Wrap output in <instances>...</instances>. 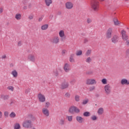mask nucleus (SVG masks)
Listing matches in <instances>:
<instances>
[{
	"label": "nucleus",
	"instance_id": "nucleus-1",
	"mask_svg": "<svg viewBox=\"0 0 129 129\" xmlns=\"http://www.w3.org/2000/svg\"><path fill=\"white\" fill-rule=\"evenodd\" d=\"M91 8L95 12H97L99 9V2L98 0H92L91 3Z\"/></svg>",
	"mask_w": 129,
	"mask_h": 129
},
{
	"label": "nucleus",
	"instance_id": "nucleus-2",
	"mask_svg": "<svg viewBox=\"0 0 129 129\" xmlns=\"http://www.w3.org/2000/svg\"><path fill=\"white\" fill-rule=\"evenodd\" d=\"M69 112L73 114V113H79L80 109L75 106H72L69 109Z\"/></svg>",
	"mask_w": 129,
	"mask_h": 129
},
{
	"label": "nucleus",
	"instance_id": "nucleus-3",
	"mask_svg": "<svg viewBox=\"0 0 129 129\" xmlns=\"http://www.w3.org/2000/svg\"><path fill=\"white\" fill-rule=\"evenodd\" d=\"M86 84L87 85H96L97 81L95 79H88L86 81Z\"/></svg>",
	"mask_w": 129,
	"mask_h": 129
},
{
	"label": "nucleus",
	"instance_id": "nucleus-4",
	"mask_svg": "<svg viewBox=\"0 0 129 129\" xmlns=\"http://www.w3.org/2000/svg\"><path fill=\"white\" fill-rule=\"evenodd\" d=\"M112 33H113V29L112 28H108L106 32V38L107 39H111Z\"/></svg>",
	"mask_w": 129,
	"mask_h": 129
},
{
	"label": "nucleus",
	"instance_id": "nucleus-5",
	"mask_svg": "<svg viewBox=\"0 0 129 129\" xmlns=\"http://www.w3.org/2000/svg\"><path fill=\"white\" fill-rule=\"evenodd\" d=\"M105 93L106 95H109L111 93V86L109 84H107L104 87Z\"/></svg>",
	"mask_w": 129,
	"mask_h": 129
},
{
	"label": "nucleus",
	"instance_id": "nucleus-6",
	"mask_svg": "<svg viewBox=\"0 0 129 129\" xmlns=\"http://www.w3.org/2000/svg\"><path fill=\"white\" fill-rule=\"evenodd\" d=\"M37 97L39 102H45L46 101V97L43 94L39 93L37 95Z\"/></svg>",
	"mask_w": 129,
	"mask_h": 129
},
{
	"label": "nucleus",
	"instance_id": "nucleus-7",
	"mask_svg": "<svg viewBox=\"0 0 129 129\" xmlns=\"http://www.w3.org/2000/svg\"><path fill=\"white\" fill-rule=\"evenodd\" d=\"M63 70L66 73H69L71 70V68L70 67V64L68 63H64L63 66Z\"/></svg>",
	"mask_w": 129,
	"mask_h": 129
},
{
	"label": "nucleus",
	"instance_id": "nucleus-8",
	"mask_svg": "<svg viewBox=\"0 0 129 129\" xmlns=\"http://www.w3.org/2000/svg\"><path fill=\"white\" fill-rule=\"evenodd\" d=\"M42 114L46 117H48V116L50 115V111H49V109L47 108H43L42 109Z\"/></svg>",
	"mask_w": 129,
	"mask_h": 129
},
{
	"label": "nucleus",
	"instance_id": "nucleus-9",
	"mask_svg": "<svg viewBox=\"0 0 129 129\" xmlns=\"http://www.w3.org/2000/svg\"><path fill=\"white\" fill-rule=\"evenodd\" d=\"M51 42L52 44H55V45L59 44V43H60V38H59V36H54L51 40Z\"/></svg>",
	"mask_w": 129,
	"mask_h": 129
},
{
	"label": "nucleus",
	"instance_id": "nucleus-10",
	"mask_svg": "<svg viewBox=\"0 0 129 129\" xmlns=\"http://www.w3.org/2000/svg\"><path fill=\"white\" fill-rule=\"evenodd\" d=\"M73 7V3L71 2H68L65 4V7L67 10H72Z\"/></svg>",
	"mask_w": 129,
	"mask_h": 129
},
{
	"label": "nucleus",
	"instance_id": "nucleus-11",
	"mask_svg": "<svg viewBox=\"0 0 129 129\" xmlns=\"http://www.w3.org/2000/svg\"><path fill=\"white\" fill-rule=\"evenodd\" d=\"M68 87H69V83L66 81L62 82L60 86V89L62 90L66 89L68 88Z\"/></svg>",
	"mask_w": 129,
	"mask_h": 129
},
{
	"label": "nucleus",
	"instance_id": "nucleus-12",
	"mask_svg": "<svg viewBox=\"0 0 129 129\" xmlns=\"http://www.w3.org/2000/svg\"><path fill=\"white\" fill-rule=\"evenodd\" d=\"M121 34L123 41H127L128 39V36L126 35V32L124 30H122Z\"/></svg>",
	"mask_w": 129,
	"mask_h": 129
},
{
	"label": "nucleus",
	"instance_id": "nucleus-13",
	"mask_svg": "<svg viewBox=\"0 0 129 129\" xmlns=\"http://www.w3.org/2000/svg\"><path fill=\"white\" fill-rule=\"evenodd\" d=\"M27 59L30 62H33V63L36 62V57L34 54H29L27 57Z\"/></svg>",
	"mask_w": 129,
	"mask_h": 129
},
{
	"label": "nucleus",
	"instance_id": "nucleus-14",
	"mask_svg": "<svg viewBox=\"0 0 129 129\" xmlns=\"http://www.w3.org/2000/svg\"><path fill=\"white\" fill-rule=\"evenodd\" d=\"M66 123V119L65 117H60L58 121L59 125H64Z\"/></svg>",
	"mask_w": 129,
	"mask_h": 129
},
{
	"label": "nucleus",
	"instance_id": "nucleus-15",
	"mask_svg": "<svg viewBox=\"0 0 129 129\" xmlns=\"http://www.w3.org/2000/svg\"><path fill=\"white\" fill-rule=\"evenodd\" d=\"M120 83L121 85H129V80L125 78L121 80Z\"/></svg>",
	"mask_w": 129,
	"mask_h": 129
},
{
	"label": "nucleus",
	"instance_id": "nucleus-16",
	"mask_svg": "<svg viewBox=\"0 0 129 129\" xmlns=\"http://www.w3.org/2000/svg\"><path fill=\"white\" fill-rule=\"evenodd\" d=\"M76 119L79 123H83V122H84V118L80 116H76Z\"/></svg>",
	"mask_w": 129,
	"mask_h": 129
},
{
	"label": "nucleus",
	"instance_id": "nucleus-17",
	"mask_svg": "<svg viewBox=\"0 0 129 129\" xmlns=\"http://www.w3.org/2000/svg\"><path fill=\"white\" fill-rule=\"evenodd\" d=\"M119 40V38L117 35H114L111 39V41L112 43H114V44H115V43H117Z\"/></svg>",
	"mask_w": 129,
	"mask_h": 129
},
{
	"label": "nucleus",
	"instance_id": "nucleus-18",
	"mask_svg": "<svg viewBox=\"0 0 129 129\" xmlns=\"http://www.w3.org/2000/svg\"><path fill=\"white\" fill-rule=\"evenodd\" d=\"M16 21H21L22 20V14L21 13H17L15 16Z\"/></svg>",
	"mask_w": 129,
	"mask_h": 129
},
{
	"label": "nucleus",
	"instance_id": "nucleus-19",
	"mask_svg": "<svg viewBox=\"0 0 129 129\" xmlns=\"http://www.w3.org/2000/svg\"><path fill=\"white\" fill-rule=\"evenodd\" d=\"M104 112V109H103V108L100 107L98 109L97 113L98 115H102V114H103Z\"/></svg>",
	"mask_w": 129,
	"mask_h": 129
},
{
	"label": "nucleus",
	"instance_id": "nucleus-20",
	"mask_svg": "<svg viewBox=\"0 0 129 129\" xmlns=\"http://www.w3.org/2000/svg\"><path fill=\"white\" fill-rule=\"evenodd\" d=\"M58 35L61 39H63V38H65V31H64V30L59 31Z\"/></svg>",
	"mask_w": 129,
	"mask_h": 129
},
{
	"label": "nucleus",
	"instance_id": "nucleus-21",
	"mask_svg": "<svg viewBox=\"0 0 129 129\" xmlns=\"http://www.w3.org/2000/svg\"><path fill=\"white\" fill-rule=\"evenodd\" d=\"M44 3L46 7H50L53 4V1L52 0H44Z\"/></svg>",
	"mask_w": 129,
	"mask_h": 129
},
{
	"label": "nucleus",
	"instance_id": "nucleus-22",
	"mask_svg": "<svg viewBox=\"0 0 129 129\" xmlns=\"http://www.w3.org/2000/svg\"><path fill=\"white\" fill-rule=\"evenodd\" d=\"M48 28H49V25L44 24L41 26V30H42V31H46V30L48 29Z\"/></svg>",
	"mask_w": 129,
	"mask_h": 129
},
{
	"label": "nucleus",
	"instance_id": "nucleus-23",
	"mask_svg": "<svg viewBox=\"0 0 129 129\" xmlns=\"http://www.w3.org/2000/svg\"><path fill=\"white\" fill-rule=\"evenodd\" d=\"M113 21L114 22L115 26H118V25H120V24H121V22L118 21L117 18H114Z\"/></svg>",
	"mask_w": 129,
	"mask_h": 129
},
{
	"label": "nucleus",
	"instance_id": "nucleus-24",
	"mask_svg": "<svg viewBox=\"0 0 129 129\" xmlns=\"http://www.w3.org/2000/svg\"><path fill=\"white\" fill-rule=\"evenodd\" d=\"M11 74L14 78H17V77H18V72L16 70L12 71Z\"/></svg>",
	"mask_w": 129,
	"mask_h": 129
},
{
	"label": "nucleus",
	"instance_id": "nucleus-25",
	"mask_svg": "<svg viewBox=\"0 0 129 129\" xmlns=\"http://www.w3.org/2000/svg\"><path fill=\"white\" fill-rule=\"evenodd\" d=\"M74 54H72L70 56V59L69 61L71 62V63H75V59H74Z\"/></svg>",
	"mask_w": 129,
	"mask_h": 129
},
{
	"label": "nucleus",
	"instance_id": "nucleus-26",
	"mask_svg": "<svg viewBox=\"0 0 129 129\" xmlns=\"http://www.w3.org/2000/svg\"><path fill=\"white\" fill-rule=\"evenodd\" d=\"M21 128V124L20 123L16 122L14 124V129H20Z\"/></svg>",
	"mask_w": 129,
	"mask_h": 129
},
{
	"label": "nucleus",
	"instance_id": "nucleus-27",
	"mask_svg": "<svg viewBox=\"0 0 129 129\" xmlns=\"http://www.w3.org/2000/svg\"><path fill=\"white\" fill-rule=\"evenodd\" d=\"M9 116L11 118H15L17 116V114L15 112H12L10 114Z\"/></svg>",
	"mask_w": 129,
	"mask_h": 129
},
{
	"label": "nucleus",
	"instance_id": "nucleus-28",
	"mask_svg": "<svg viewBox=\"0 0 129 129\" xmlns=\"http://www.w3.org/2000/svg\"><path fill=\"white\" fill-rule=\"evenodd\" d=\"M66 119H68V120L70 122H71L72 120H73V116L71 115H67L66 116Z\"/></svg>",
	"mask_w": 129,
	"mask_h": 129
},
{
	"label": "nucleus",
	"instance_id": "nucleus-29",
	"mask_svg": "<svg viewBox=\"0 0 129 129\" xmlns=\"http://www.w3.org/2000/svg\"><path fill=\"white\" fill-rule=\"evenodd\" d=\"M91 52H92L91 49H88L85 53V56H86V57H89V56L91 55Z\"/></svg>",
	"mask_w": 129,
	"mask_h": 129
},
{
	"label": "nucleus",
	"instance_id": "nucleus-30",
	"mask_svg": "<svg viewBox=\"0 0 129 129\" xmlns=\"http://www.w3.org/2000/svg\"><path fill=\"white\" fill-rule=\"evenodd\" d=\"M75 100L77 102H79V101H80V96L78 95H76L75 96Z\"/></svg>",
	"mask_w": 129,
	"mask_h": 129
},
{
	"label": "nucleus",
	"instance_id": "nucleus-31",
	"mask_svg": "<svg viewBox=\"0 0 129 129\" xmlns=\"http://www.w3.org/2000/svg\"><path fill=\"white\" fill-rule=\"evenodd\" d=\"M101 83L104 85H106V84H107V79L105 78H103L101 80Z\"/></svg>",
	"mask_w": 129,
	"mask_h": 129
},
{
	"label": "nucleus",
	"instance_id": "nucleus-32",
	"mask_svg": "<svg viewBox=\"0 0 129 129\" xmlns=\"http://www.w3.org/2000/svg\"><path fill=\"white\" fill-rule=\"evenodd\" d=\"M52 74L54 76H58L59 75V73L58 72V71L57 70H54L52 72Z\"/></svg>",
	"mask_w": 129,
	"mask_h": 129
},
{
	"label": "nucleus",
	"instance_id": "nucleus-33",
	"mask_svg": "<svg viewBox=\"0 0 129 129\" xmlns=\"http://www.w3.org/2000/svg\"><path fill=\"white\" fill-rule=\"evenodd\" d=\"M92 61V58L90 57H88L86 59V63H91V62Z\"/></svg>",
	"mask_w": 129,
	"mask_h": 129
},
{
	"label": "nucleus",
	"instance_id": "nucleus-34",
	"mask_svg": "<svg viewBox=\"0 0 129 129\" xmlns=\"http://www.w3.org/2000/svg\"><path fill=\"white\" fill-rule=\"evenodd\" d=\"M2 98H3V99H4V100H7V99H9V98H10V96H9V95H2L1 96Z\"/></svg>",
	"mask_w": 129,
	"mask_h": 129
},
{
	"label": "nucleus",
	"instance_id": "nucleus-35",
	"mask_svg": "<svg viewBox=\"0 0 129 129\" xmlns=\"http://www.w3.org/2000/svg\"><path fill=\"white\" fill-rule=\"evenodd\" d=\"M71 96V94H70V93L69 92H67L64 94V97H66V98H70Z\"/></svg>",
	"mask_w": 129,
	"mask_h": 129
},
{
	"label": "nucleus",
	"instance_id": "nucleus-36",
	"mask_svg": "<svg viewBox=\"0 0 129 129\" xmlns=\"http://www.w3.org/2000/svg\"><path fill=\"white\" fill-rule=\"evenodd\" d=\"M76 55L77 56H81L82 55V50H78L76 53Z\"/></svg>",
	"mask_w": 129,
	"mask_h": 129
},
{
	"label": "nucleus",
	"instance_id": "nucleus-37",
	"mask_svg": "<svg viewBox=\"0 0 129 129\" xmlns=\"http://www.w3.org/2000/svg\"><path fill=\"white\" fill-rule=\"evenodd\" d=\"M83 116L86 117L90 116V112H85L83 113Z\"/></svg>",
	"mask_w": 129,
	"mask_h": 129
},
{
	"label": "nucleus",
	"instance_id": "nucleus-38",
	"mask_svg": "<svg viewBox=\"0 0 129 129\" xmlns=\"http://www.w3.org/2000/svg\"><path fill=\"white\" fill-rule=\"evenodd\" d=\"M50 105H51V103H50L49 102H45V107H46V108H49Z\"/></svg>",
	"mask_w": 129,
	"mask_h": 129
},
{
	"label": "nucleus",
	"instance_id": "nucleus-39",
	"mask_svg": "<svg viewBox=\"0 0 129 129\" xmlns=\"http://www.w3.org/2000/svg\"><path fill=\"white\" fill-rule=\"evenodd\" d=\"M89 101V99H86L83 100L82 104H87L88 103V102Z\"/></svg>",
	"mask_w": 129,
	"mask_h": 129
},
{
	"label": "nucleus",
	"instance_id": "nucleus-40",
	"mask_svg": "<svg viewBox=\"0 0 129 129\" xmlns=\"http://www.w3.org/2000/svg\"><path fill=\"white\" fill-rule=\"evenodd\" d=\"M92 120H96L97 119V116L95 115H93L91 117Z\"/></svg>",
	"mask_w": 129,
	"mask_h": 129
},
{
	"label": "nucleus",
	"instance_id": "nucleus-41",
	"mask_svg": "<svg viewBox=\"0 0 129 129\" xmlns=\"http://www.w3.org/2000/svg\"><path fill=\"white\" fill-rule=\"evenodd\" d=\"M8 90H10V91H14V87L13 86H9L8 88Z\"/></svg>",
	"mask_w": 129,
	"mask_h": 129
},
{
	"label": "nucleus",
	"instance_id": "nucleus-42",
	"mask_svg": "<svg viewBox=\"0 0 129 129\" xmlns=\"http://www.w3.org/2000/svg\"><path fill=\"white\" fill-rule=\"evenodd\" d=\"M87 23L88 24H91V23H92V19L90 18H88L87 20Z\"/></svg>",
	"mask_w": 129,
	"mask_h": 129
},
{
	"label": "nucleus",
	"instance_id": "nucleus-43",
	"mask_svg": "<svg viewBox=\"0 0 129 129\" xmlns=\"http://www.w3.org/2000/svg\"><path fill=\"white\" fill-rule=\"evenodd\" d=\"M95 90V87L94 86L90 87L89 88L90 91H93V90Z\"/></svg>",
	"mask_w": 129,
	"mask_h": 129
},
{
	"label": "nucleus",
	"instance_id": "nucleus-44",
	"mask_svg": "<svg viewBox=\"0 0 129 129\" xmlns=\"http://www.w3.org/2000/svg\"><path fill=\"white\" fill-rule=\"evenodd\" d=\"M31 92V89L28 88L25 90V93L28 94V93H30Z\"/></svg>",
	"mask_w": 129,
	"mask_h": 129
},
{
	"label": "nucleus",
	"instance_id": "nucleus-45",
	"mask_svg": "<svg viewBox=\"0 0 129 129\" xmlns=\"http://www.w3.org/2000/svg\"><path fill=\"white\" fill-rule=\"evenodd\" d=\"M29 20H33L34 19V15L33 14H31L28 17Z\"/></svg>",
	"mask_w": 129,
	"mask_h": 129
},
{
	"label": "nucleus",
	"instance_id": "nucleus-46",
	"mask_svg": "<svg viewBox=\"0 0 129 129\" xmlns=\"http://www.w3.org/2000/svg\"><path fill=\"white\" fill-rule=\"evenodd\" d=\"M4 116L5 117H9V112L8 111L4 112Z\"/></svg>",
	"mask_w": 129,
	"mask_h": 129
},
{
	"label": "nucleus",
	"instance_id": "nucleus-47",
	"mask_svg": "<svg viewBox=\"0 0 129 129\" xmlns=\"http://www.w3.org/2000/svg\"><path fill=\"white\" fill-rule=\"evenodd\" d=\"M66 53H67V50H66L65 49L62 50L61 51V54L63 55H65V54H66Z\"/></svg>",
	"mask_w": 129,
	"mask_h": 129
},
{
	"label": "nucleus",
	"instance_id": "nucleus-48",
	"mask_svg": "<svg viewBox=\"0 0 129 129\" xmlns=\"http://www.w3.org/2000/svg\"><path fill=\"white\" fill-rule=\"evenodd\" d=\"M23 42L22 41H19L18 43V46H22Z\"/></svg>",
	"mask_w": 129,
	"mask_h": 129
},
{
	"label": "nucleus",
	"instance_id": "nucleus-49",
	"mask_svg": "<svg viewBox=\"0 0 129 129\" xmlns=\"http://www.w3.org/2000/svg\"><path fill=\"white\" fill-rule=\"evenodd\" d=\"M4 12V9L2 8H0V14H3V12Z\"/></svg>",
	"mask_w": 129,
	"mask_h": 129
},
{
	"label": "nucleus",
	"instance_id": "nucleus-50",
	"mask_svg": "<svg viewBox=\"0 0 129 129\" xmlns=\"http://www.w3.org/2000/svg\"><path fill=\"white\" fill-rule=\"evenodd\" d=\"M2 59H6V58H7V55H3L2 56Z\"/></svg>",
	"mask_w": 129,
	"mask_h": 129
},
{
	"label": "nucleus",
	"instance_id": "nucleus-51",
	"mask_svg": "<svg viewBox=\"0 0 129 129\" xmlns=\"http://www.w3.org/2000/svg\"><path fill=\"white\" fill-rule=\"evenodd\" d=\"M3 117V112L0 111V118H2Z\"/></svg>",
	"mask_w": 129,
	"mask_h": 129
},
{
	"label": "nucleus",
	"instance_id": "nucleus-52",
	"mask_svg": "<svg viewBox=\"0 0 129 129\" xmlns=\"http://www.w3.org/2000/svg\"><path fill=\"white\" fill-rule=\"evenodd\" d=\"M126 41V43L127 44V45H129V40Z\"/></svg>",
	"mask_w": 129,
	"mask_h": 129
},
{
	"label": "nucleus",
	"instance_id": "nucleus-53",
	"mask_svg": "<svg viewBox=\"0 0 129 129\" xmlns=\"http://www.w3.org/2000/svg\"><path fill=\"white\" fill-rule=\"evenodd\" d=\"M38 21H39V22H42V18H39V19H38Z\"/></svg>",
	"mask_w": 129,
	"mask_h": 129
},
{
	"label": "nucleus",
	"instance_id": "nucleus-54",
	"mask_svg": "<svg viewBox=\"0 0 129 129\" xmlns=\"http://www.w3.org/2000/svg\"><path fill=\"white\" fill-rule=\"evenodd\" d=\"M15 102L13 101H12L10 103L11 105H12V104H13V103H14Z\"/></svg>",
	"mask_w": 129,
	"mask_h": 129
},
{
	"label": "nucleus",
	"instance_id": "nucleus-55",
	"mask_svg": "<svg viewBox=\"0 0 129 129\" xmlns=\"http://www.w3.org/2000/svg\"><path fill=\"white\" fill-rule=\"evenodd\" d=\"M52 18H53V15H51L49 16V19H52Z\"/></svg>",
	"mask_w": 129,
	"mask_h": 129
},
{
	"label": "nucleus",
	"instance_id": "nucleus-56",
	"mask_svg": "<svg viewBox=\"0 0 129 129\" xmlns=\"http://www.w3.org/2000/svg\"><path fill=\"white\" fill-rule=\"evenodd\" d=\"M99 1L101 3H102V2H104L105 0H99Z\"/></svg>",
	"mask_w": 129,
	"mask_h": 129
},
{
	"label": "nucleus",
	"instance_id": "nucleus-57",
	"mask_svg": "<svg viewBox=\"0 0 129 129\" xmlns=\"http://www.w3.org/2000/svg\"><path fill=\"white\" fill-rule=\"evenodd\" d=\"M125 1V2H128L129 1V0H124Z\"/></svg>",
	"mask_w": 129,
	"mask_h": 129
},
{
	"label": "nucleus",
	"instance_id": "nucleus-58",
	"mask_svg": "<svg viewBox=\"0 0 129 129\" xmlns=\"http://www.w3.org/2000/svg\"><path fill=\"white\" fill-rule=\"evenodd\" d=\"M127 52H129V49H127Z\"/></svg>",
	"mask_w": 129,
	"mask_h": 129
},
{
	"label": "nucleus",
	"instance_id": "nucleus-59",
	"mask_svg": "<svg viewBox=\"0 0 129 129\" xmlns=\"http://www.w3.org/2000/svg\"><path fill=\"white\" fill-rule=\"evenodd\" d=\"M0 129H3V128H2V127H0Z\"/></svg>",
	"mask_w": 129,
	"mask_h": 129
}]
</instances>
